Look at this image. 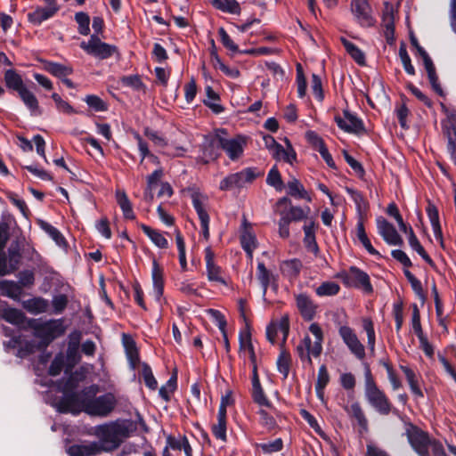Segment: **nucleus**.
I'll list each match as a JSON object with an SVG mask.
<instances>
[{"label":"nucleus","instance_id":"nucleus-1","mask_svg":"<svg viewBox=\"0 0 456 456\" xmlns=\"http://www.w3.org/2000/svg\"><path fill=\"white\" fill-rule=\"evenodd\" d=\"M28 327L33 330V336L40 340L42 347L48 346L55 338L65 333L66 327L63 319L42 321L31 319Z\"/></svg>","mask_w":456,"mask_h":456},{"label":"nucleus","instance_id":"nucleus-2","mask_svg":"<svg viewBox=\"0 0 456 456\" xmlns=\"http://www.w3.org/2000/svg\"><path fill=\"white\" fill-rule=\"evenodd\" d=\"M309 331L314 336V342L306 335L296 347V352L303 362L312 365L311 356L319 357L322 352L323 332L321 326L314 322L309 326Z\"/></svg>","mask_w":456,"mask_h":456},{"label":"nucleus","instance_id":"nucleus-3","mask_svg":"<svg viewBox=\"0 0 456 456\" xmlns=\"http://www.w3.org/2000/svg\"><path fill=\"white\" fill-rule=\"evenodd\" d=\"M95 434L100 439L102 452H111L119 447L123 437L127 435V428L119 423L111 422L98 426Z\"/></svg>","mask_w":456,"mask_h":456},{"label":"nucleus","instance_id":"nucleus-4","mask_svg":"<svg viewBox=\"0 0 456 456\" xmlns=\"http://www.w3.org/2000/svg\"><path fill=\"white\" fill-rule=\"evenodd\" d=\"M364 395L370 405L379 414L388 415L390 413L392 404L386 394L376 385L369 369L365 372Z\"/></svg>","mask_w":456,"mask_h":456},{"label":"nucleus","instance_id":"nucleus-5","mask_svg":"<svg viewBox=\"0 0 456 456\" xmlns=\"http://www.w3.org/2000/svg\"><path fill=\"white\" fill-rule=\"evenodd\" d=\"M117 399L112 393H106L83 402L85 411L93 416L106 417L116 407Z\"/></svg>","mask_w":456,"mask_h":456},{"label":"nucleus","instance_id":"nucleus-6","mask_svg":"<svg viewBox=\"0 0 456 456\" xmlns=\"http://www.w3.org/2000/svg\"><path fill=\"white\" fill-rule=\"evenodd\" d=\"M226 135V130L220 129L219 146L232 161H236L243 156L247 138L241 134L233 137H227Z\"/></svg>","mask_w":456,"mask_h":456},{"label":"nucleus","instance_id":"nucleus-7","mask_svg":"<svg viewBox=\"0 0 456 456\" xmlns=\"http://www.w3.org/2000/svg\"><path fill=\"white\" fill-rule=\"evenodd\" d=\"M256 168L247 167L240 172L230 174L225 176L219 184L221 191H231L233 189L243 188L246 184L253 183L259 175Z\"/></svg>","mask_w":456,"mask_h":456},{"label":"nucleus","instance_id":"nucleus-8","mask_svg":"<svg viewBox=\"0 0 456 456\" xmlns=\"http://www.w3.org/2000/svg\"><path fill=\"white\" fill-rule=\"evenodd\" d=\"M442 110L446 118L442 121L444 134L447 137V151L452 162L456 165V110H449L441 103Z\"/></svg>","mask_w":456,"mask_h":456},{"label":"nucleus","instance_id":"nucleus-9","mask_svg":"<svg viewBox=\"0 0 456 456\" xmlns=\"http://www.w3.org/2000/svg\"><path fill=\"white\" fill-rule=\"evenodd\" d=\"M406 436L411 447L419 456H428L431 441L426 432L410 424L406 428Z\"/></svg>","mask_w":456,"mask_h":456},{"label":"nucleus","instance_id":"nucleus-10","mask_svg":"<svg viewBox=\"0 0 456 456\" xmlns=\"http://www.w3.org/2000/svg\"><path fill=\"white\" fill-rule=\"evenodd\" d=\"M80 47L88 54L100 59L110 57L117 50L116 46L102 42L101 39L95 36H92L87 42H81Z\"/></svg>","mask_w":456,"mask_h":456},{"label":"nucleus","instance_id":"nucleus-11","mask_svg":"<svg viewBox=\"0 0 456 456\" xmlns=\"http://www.w3.org/2000/svg\"><path fill=\"white\" fill-rule=\"evenodd\" d=\"M338 334L350 352L354 354L356 358L362 360L365 357L364 346L361 343L352 328L346 325L340 326L338 329Z\"/></svg>","mask_w":456,"mask_h":456},{"label":"nucleus","instance_id":"nucleus-12","mask_svg":"<svg viewBox=\"0 0 456 456\" xmlns=\"http://www.w3.org/2000/svg\"><path fill=\"white\" fill-rule=\"evenodd\" d=\"M21 255L18 244H12L8 248V256L0 253V275L4 276L18 269Z\"/></svg>","mask_w":456,"mask_h":456},{"label":"nucleus","instance_id":"nucleus-13","mask_svg":"<svg viewBox=\"0 0 456 456\" xmlns=\"http://www.w3.org/2000/svg\"><path fill=\"white\" fill-rule=\"evenodd\" d=\"M344 117L336 116L334 118L338 126L345 132L352 134H360L364 131V126L356 115L350 112L348 110H344Z\"/></svg>","mask_w":456,"mask_h":456},{"label":"nucleus","instance_id":"nucleus-14","mask_svg":"<svg viewBox=\"0 0 456 456\" xmlns=\"http://www.w3.org/2000/svg\"><path fill=\"white\" fill-rule=\"evenodd\" d=\"M377 228L379 234L383 238V240L388 244L392 246H402L403 240L400 234L397 232L395 226L387 222L383 217L377 218Z\"/></svg>","mask_w":456,"mask_h":456},{"label":"nucleus","instance_id":"nucleus-15","mask_svg":"<svg viewBox=\"0 0 456 456\" xmlns=\"http://www.w3.org/2000/svg\"><path fill=\"white\" fill-rule=\"evenodd\" d=\"M416 49L423 60V65L428 73V77L429 83L432 86V89L437 94L443 96L444 91L439 83L438 76L436 75V67H435L431 58L429 57L428 53L425 51V49L422 46L417 45Z\"/></svg>","mask_w":456,"mask_h":456},{"label":"nucleus","instance_id":"nucleus-16","mask_svg":"<svg viewBox=\"0 0 456 456\" xmlns=\"http://www.w3.org/2000/svg\"><path fill=\"white\" fill-rule=\"evenodd\" d=\"M346 282L355 288L362 289L367 294H370L373 291L368 273L356 266L350 267L346 276Z\"/></svg>","mask_w":456,"mask_h":456},{"label":"nucleus","instance_id":"nucleus-17","mask_svg":"<svg viewBox=\"0 0 456 456\" xmlns=\"http://www.w3.org/2000/svg\"><path fill=\"white\" fill-rule=\"evenodd\" d=\"M297 308L305 321H312L317 313L318 305L306 293L295 296Z\"/></svg>","mask_w":456,"mask_h":456},{"label":"nucleus","instance_id":"nucleus-18","mask_svg":"<svg viewBox=\"0 0 456 456\" xmlns=\"http://www.w3.org/2000/svg\"><path fill=\"white\" fill-rule=\"evenodd\" d=\"M351 10L361 25H372L371 7L368 0H352Z\"/></svg>","mask_w":456,"mask_h":456},{"label":"nucleus","instance_id":"nucleus-19","mask_svg":"<svg viewBox=\"0 0 456 456\" xmlns=\"http://www.w3.org/2000/svg\"><path fill=\"white\" fill-rule=\"evenodd\" d=\"M219 137L220 129H217L215 135L206 139L202 148V154L200 156V159L204 163L215 160L220 155L219 149L221 148L218 142Z\"/></svg>","mask_w":456,"mask_h":456},{"label":"nucleus","instance_id":"nucleus-20","mask_svg":"<svg viewBox=\"0 0 456 456\" xmlns=\"http://www.w3.org/2000/svg\"><path fill=\"white\" fill-rule=\"evenodd\" d=\"M205 261L208 279L210 281H216L221 284H226L221 275V267L215 263V254L210 247L205 248Z\"/></svg>","mask_w":456,"mask_h":456},{"label":"nucleus","instance_id":"nucleus-21","mask_svg":"<svg viewBox=\"0 0 456 456\" xmlns=\"http://www.w3.org/2000/svg\"><path fill=\"white\" fill-rule=\"evenodd\" d=\"M239 343L240 356L245 357L248 354L251 365H256V355L251 340V333L248 329L240 331Z\"/></svg>","mask_w":456,"mask_h":456},{"label":"nucleus","instance_id":"nucleus-22","mask_svg":"<svg viewBox=\"0 0 456 456\" xmlns=\"http://www.w3.org/2000/svg\"><path fill=\"white\" fill-rule=\"evenodd\" d=\"M188 192L199 219L209 217L206 209V206L208 202V196L205 193H202L196 188H189Z\"/></svg>","mask_w":456,"mask_h":456},{"label":"nucleus","instance_id":"nucleus-23","mask_svg":"<svg viewBox=\"0 0 456 456\" xmlns=\"http://www.w3.org/2000/svg\"><path fill=\"white\" fill-rule=\"evenodd\" d=\"M67 452L69 456H95L102 452V446L95 442L73 444Z\"/></svg>","mask_w":456,"mask_h":456},{"label":"nucleus","instance_id":"nucleus-24","mask_svg":"<svg viewBox=\"0 0 456 456\" xmlns=\"http://www.w3.org/2000/svg\"><path fill=\"white\" fill-rule=\"evenodd\" d=\"M0 318L13 325H20L24 322L26 316L19 309L10 307L4 301H0Z\"/></svg>","mask_w":456,"mask_h":456},{"label":"nucleus","instance_id":"nucleus-25","mask_svg":"<svg viewBox=\"0 0 456 456\" xmlns=\"http://www.w3.org/2000/svg\"><path fill=\"white\" fill-rule=\"evenodd\" d=\"M400 3L384 2L381 11V24L384 28H395Z\"/></svg>","mask_w":456,"mask_h":456},{"label":"nucleus","instance_id":"nucleus-26","mask_svg":"<svg viewBox=\"0 0 456 456\" xmlns=\"http://www.w3.org/2000/svg\"><path fill=\"white\" fill-rule=\"evenodd\" d=\"M21 305L27 312L35 315L46 313L50 306L49 301L42 297L23 300Z\"/></svg>","mask_w":456,"mask_h":456},{"label":"nucleus","instance_id":"nucleus-27","mask_svg":"<svg viewBox=\"0 0 456 456\" xmlns=\"http://www.w3.org/2000/svg\"><path fill=\"white\" fill-rule=\"evenodd\" d=\"M18 94L32 116L42 114L37 98L27 86L19 91Z\"/></svg>","mask_w":456,"mask_h":456},{"label":"nucleus","instance_id":"nucleus-28","mask_svg":"<svg viewBox=\"0 0 456 456\" xmlns=\"http://www.w3.org/2000/svg\"><path fill=\"white\" fill-rule=\"evenodd\" d=\"M303 230L305 232L304 243L307 250L317 255L319 252V247L315 239V223L314 220L310 219L305 223L303 226Z\"/></svg>","mask_w":456,"mask_h":456},{"label":"nucleus","instance_id":"nucleus-29","mask_svg":"<svg viewBox=\"0 0 456 456\" xmlns=\"http://www.w3.org/2000/svg\"><path fill=\"white\" fill-rule=\"evenodd\" d=\"M240 244L242 248H247L250 250L251 248H256L257 241L256 235L252 230L251 224L244 218L241 225Z\"/></svg>","mask_w":456,"mask_h":456},{"label":"nucleus","instance_id":"nucleus-30","mask_svg":"<svg viewBox=\"0 0 456 456\" xmlns=\"http://www.w3.org/2000/svg\"><path fill=\"white\" fill-rule=\"evenodd\" d=\"M153 294L159 300L164 291L163 270L156 260L152 263Z\"/></svg>","mask_w":456,"mask_h":456},{"label":"nucleus","instance_id":"nucleus-31","mask_svg":"<svg viewBox=\"0 0 456 456\" xmlns=\"http://www.w3.org/2000/svg\"><path fill=\"white\" fill-rule=\"evenodd\" d=\"M426 211L429 218L435 238L443 243V232L439 222L437 208L433 203L428 202Z\"/></svg>","mask_w":456,"mask_h":456},{"label":"nucleus","instance_id":"nucleus-32","mask_svg":"<svg viewBox=\"0 0 456 456\" xmlns=\"http://www.w3.org/2000/svg\"><path fill=\"white\" fill-rule=\"evenodd\" d=\"M43 63L45 71L59 78H63L73 73V68L70 65L49 61H43Z\"/></svg>","mask_w":456,"mask_h":456},{"label":"nucleus","instance_id":"nucleus-33","mask_svg":"<svg viewBox=\"0 0 456 456\" xmlns=\"http://www.w3.org/2000/svg\"><path fill=\"white\" fill-rule=\"evenodd\" d=\"M0 291L3 296L14 300H20L23 289L14 281L4 280L0 281Z\"/></svg>","mask_w":456,"mask_h":456},{"label":"nucleus","instance_id":"nucleus-34","mask_svg":"<svg viewBox=\"0 0 456 456\" xmlns=\"http://www.w3.org/2000/svg\"><path fill=\"white\" fill-rule=\"evenodd\" d=\"M57 12V8L38 7L28 14L29 21L34 26L40 25L43 21L52 18Z\"/></svg>","mask_w":456,"mask_h":456},{"label":"nucleus","instance_id":"nucleus-35","mask_svg":"<svg viewBox=\"0 0 456 456\" xmlns=\"http://www.w3.org/2000/svg\"><path fill=\"white\" fill-rule=\"evenodd\" d=\"M344 410L350 417L355 419L362 430L366 431L368 429V419L358 402L353 403L350 406H344Z\"/></svg>","mask_w":456,"mask_h":456},{"label":"nucleus","instance_id":"nucleus-36","mask_svg":"<svg viewBox=\"0 0 456 456\" xmlns=\"http://www.w3.org/2000/svg\"><path fill=\"white\" fill-rule=\"evenodd\" d=\"M288 194L296 199H304L311 201L312 199L308 192L305 191L304 185L295 177H292L287 183Z\"/></svg>","mask_w":456,"mask_h":456},{"label":"nucleus","instance_id":"nucleus-37","mask_svg":"<svg viewBox=\"0 0 456 456\" xmlns=\"http://www.w3.org/2000/svg\"><path fill=\"white\" fill-rule=\"evenodd\" d=\"M4 83L8 89L16 91L17 93L26 86L21 76L12 69L5 70Z\"/></svg>","mask_w":456,"mask_h":456},{"label":"nucleus","instance_id":"nucleus-38","mask_svg":"<svg viewBox=\"0 0 456 456\" xmlns=\"http://www.w3.org/2000/svg\"><path fill=\"white\" fill-rule=\"evenodd\" d=\"M340 41L343 44L346 53L357 64L362 66L365 64V54L362 50H360L353 42L344 37H340Z\"/></svg>","mask_w":456,"mask_h":456},{"label":"nucleus","instance_id":"nucleus-39","mask_svg":"<svg viewBox=\"0 0 456 456\" xmlns=\"http://www.w3.org/2000/svg\"><path fill=\"white\" fill-rule=\"evenodd\" d=\"M302 262L297 258L283 261L281 264V271L283 275L293 279L298 276L302 269Z\"/></svg>","mask_w":456,"mask_h":456},{"label":"nucleus","instance_id":"nucleus-40","mask_svg":"<svg viewBox=\"0 0 456 456\" xmlns=\"http://www.w3.org/2000/svg\"><path fill=\"white\" fill-rule=\"evenodd\" d=\"M209 3L217 10L231 14H239L240 12V4L236 0H208Z\"/></svg>","mask_w":456,"mask_h":456},{"label":"nucleus","instance_id":"nucleus-41","mask_svg":"<svg viewBox=\"0 0 456 456\" xmlns=\"http://www.w3.org/2000/svg\"><path fill=\"white\" fill-rule=\"evenodd\" d=\"M141 229L150 238V240L159 248H167L168 242L164 235L158 230L152 229L151 227L142 224Z\"/></svg>","mask_w":456,"mask_h":456},{"label":"nucleus","instance_id":"nucleus-42","mask_svg":"<svg viewBox=\"0 0 456 456\" xmlns=\"http://www.w3.org/2000/svg\"><path fill=\"white\" fill-rule=\"evenodd\" d=\"M116 199L117 202L122 209L124 217L126 219L133 220L135 216L132 208V204L126 195V193L123 191H116Z\"/></svg>","mask_w":456,"mask_h":456},{"label":"nucleus","instance_id":"nucleus-43","mask_svg":"<svg viewBox=\"0 0 456 456\" xmlns=\"http://www.w3.org/2000/svg\"><path fill=\"white\" fill-rule=\"evenodd\" d=\"M256 278L263 289V297H265L267 289L273 279V273L265 267L263 262H258L256 268Z\"/></svg>","mask_w":456,"mask_h":456},{"label":"nucleus","instance_id":"nucleus-44","mask_svg":"<svg viewBox=\"0 0 456 456\" xmlns=\"http://www.w3.org/2000/svg\"><path fill=\"white\" fill-rule=\"evenodd\" d=\"M408 241L411 248L415 250L428 265H433L434 262L431 257L428 255L417 236L415 235L411 227L409 228Z\"/></svg>","mask_w":456,"mask_h":456},{"label":"nucleus","instance_id":"nucleus-45","mask_svg":"<svg viewBox=\"0 0 456 456\" xmlns=\"http://www.w3.org/2000/svg\"><path fill=\"white\" fill-rule=\"evenodd\" d=\"M290 363V354L287 350L281 349L279 354L276 364L279 372L282 374L284 379H286L289 376Z\"/></svg>","mask_w":456,"mask_h":456},{"label":"nucleus","instance_id":"nucleus-46","mask_svg":"<svg viewBox=\"0 0 456 456\" xmlns=\"http://www.w3.org/2000/svg\"><path fill=\"white\" fill-rule=\"evenodd\" d=\"M401 370L406 377L411 393L418 398L423 397V393L418 384L414 371L407 366H401Z\"/></svg>","mask_w":456,"mask_h":456},{"label":"nucleus","instance_id":"nucleus-47","mask_svg":"<svg viewBox=\"0 0 456 456\" xmlns=\"http://www.w3.org/2000/svg\"><path fill=\"white\" fill-rule=\"evenodd\" d=\"M330 381V375L325 365H322L318 370L317 381L315 383L316 394L322 397L323 391Z\"/></svg>","mask_w":456,"mask_h":456},{"label":"nucleus","instance_id":"nucleus-48","mask_svg":"<svg viewBox=\"0 0 456 456\" xmlns=\"http://www.w3.org/2000/svg\"><path fill=\"white\" fill-rule=\"evenodd\" d=\"M339 289L340 287L337 282L325 281L315 289V293L319 297H331L337 295Z\"/></svg>","mask_w":456,"mask_h":456},{"label":"nucleus","instance_id":"nucleus-49","mask_svg":"<svg viewBox=\"0 0 456 456\" xmlns=\"http://www.w3.org/2000/svg\"><path fill=\"white\" fill-rule=\"evenodd\" d=\"M77 387V381L74 379L72 376H69L67 380H61L58 383V389L61 391L65 395L64 400L67 403H69L75 396L76 394L69 395V392L75 389Z\"/></svg>","mask_w":456,"mask_h":456},{"label":"nucleus","instance_id":"nucleus-50","mask_svg":"<svg viewBox=\"0 0 456 456\" xmlns=\"http://www.w3.org/2000/svg\"><path fill=\"white\" fill-rule=\"evenodd\" d=\"M39 224L42 230H44L57 245L62 246L65 244V239L58 229L45 221H40Z\"/></svg>","mask_w":456,"mask_h":456},{"label":"nucleus","instance_id":"nucleus-51","mask_svg":"<svg viewBox=\"0 0 456 456\" xmlns=\"http://www.w3.org/2000/svg\"><path fill=\"white\" fill-rule=\"evenodd\" d=\"M310 213V208L305 207L303 208L297 206H290L289 212L287 213L292 222H298L302 220H305L307 222L309 219L307 218Z\"/></svg>","mask_w":456,"mask_h":456},{"label":"nucleus","instance_id":"nucleus-52","mask_svg":"<svg viewBox=\"0 0 456 456\" xmlns=\"http://www.w3.org/2000/svg\"><path fill=\"white\" fill-rule=\"evenodd\" d=\"M346 191L350 195L359 212L365 211L368 208V202L360 191L349 187H346Z\"/></svg>","mask_w":456,"mask_h":456},{"label":"nucleus","instance_id":"nucleus-53","mask_svg":"<svg viewBox=\"0 0 456 456\" xmlns=\"http://www.w3.org/2000/svg\"><path fill=\"white\" fill-rule=\"evenodd\" d=\"M268 185L273 186L277 191H281L283 189V182L280 172L276 167H273L268 173L266 177Z\"/></svg>","mask_w":456,"mask_h":456},{"label":"nucleus","instance_id":"nucleus-54","mask_svg":"<svg viewBox=\"0 0 456 456\" xmlns=\"http://www.w3.org/2000/svg\"><path fill=\"white\" fill-rule=\"evenodd\" d=\"M85 102L94 111L102 112L106 111L108 110V104L97 95H86L85 98Z\"/></svg>","mask_w":456,"mask_h":456},{"label":"nucleus","instance_id":"nucleus-55","mask_svg":"<svg viewBox=\"0 0 456 456\" xmlns=\"http://www.w3.org/2000/svg\"><path fill=\"white\" fill-rule=\"evenodd\" d=\"M362 327L367 334L368 346L370 350L373 352L375 349L376 336L372 321L369 318H364L362 320Z\"/></svg>","mask_w":456,"mask_h":456},{"label":"nucleus","instance_id":"nucleus-56","mask_svg":"<svg viewBox=\"0 0 456 456\" xmlns=\"http://www.w3.org/2000/svg\"><path fill=\"white\" fill-rule=\"evenodd\" d=\"M399 56H400L401 61L403 63V66L404 68V70L409 75L413 76L415 74V69H414L413 65L411 64V58L407 53L406 46L403 43L401 44V45H400Z\"/></svg>","mask_w":456,"mask_h":456},{"label":"nucleus","instance_id":"nucleus-57","mask_svg":"<svg viewBox=\"0 0 456 456\" xmlns=\"http://www.w3.org/2000/svg\"><path fill=\"white\" fill-rule=\"evenodd\" d=\"M142 376L145 385L151 390H155L158 387V382L153 376L151 368L147 363L142 364Z\"/></svg>","mask_w":456,"mask_h":456},{"label":"nucleus","instance_id":"nucleus-58","mask_svg":"<svg viewBox=\"0 0 456 456\" xmlns=\"http://www.w3.org/2000/svg\"><path fill=\"white\" fill-rule=\"evenodd\" d=\"M64 365H65V356L62 353H59L58 354L55 355V357L53 358V360L49 367V370H48L49 374L51 376L59 375L61 372V370H63Z\"/></svg>","mask_w":456,"mask_h":456},{"label":"nucleus","instance_id":"nucleus-59","mask_svg":"<svg viewBox=\"0 0 456 456\" xmlns=\"http://www.w3.org/2000/svg\"><path fill=\"white\" fill-rule=\"evenodd\" d=\"M69 303L68 297L64 294H59L53 296L52 299V305L53 308V313L55 314H61L64 312Z\"/></svg>","mask_w":456,"mask_h":456},{"label":"nucleus","instance_id":"nucleus-60","mask_svg":"<svg viewBox=\"0 0 456 456\" xmlns=\"http://www.w3.org/2000/svg\"><path fill=\"white\" fill-rule=\"evenodd\" d=\"M123 86L131 87L134 90H141L144 88V85L139 75L124 76L120 78Z\"/></svg>","mask_w":456,"mask_h":456},{"label":"nucleus","instance_id":"nucleus-61","mask_svg":"<svg viewBox=\"0 0 456 456\" xmlns=\"http://www.w3.org/2000/svg\"><path fill=\"white\" fill-rule=\"evenodd\" d=\"M252 398L253 401L260 406L270 407L271 403L266 397L262 386L252 387Z\"/></svg>","mask_w":456,"mask_h":456},{"label":"nucleus","instance_id":"nucleus-62","mask_svg":"<svg viewBox=\"0 0 456 456\" xmlns=\"http://www.w3.org/2000/svg\"><path fill=\"white\" fill-rule=\"evenodd\" d=\"M259 447L265 453H273L282 449L283 442L281 438H277L272 442L260 444Z\"/></svg>","mask_w":456,"mask_h":456},{"label":"nucleus","instance_id":"nucleus-63","mask_svg":"<svg viewBox=\"0 0 456 456\" xmlns=\"http://www.w3.org/2000/svg\"><path fill=\"white\" fill-rule=\"evenodd\" d=\"M52 99L54 101L56 108L59 111L64 112L67 114H70L74 112L73 107L66 101L62 100L61 97L56 94L53 93L52 94Z\"/></svg>","mask_w":456,"mask_h":456},{"label":"nucleus","instance_id":"nucleus-64","mask_svg":"<svg viewBox=\"0 0 456 456\" xmlns=\"http://www.w3.org/2000/svg\"><path fill=\"white\" fill-rule=\"evenodd\" d=\"M212 433L216 439L225 442L227 437L226 420H217V423L212 426Z\"/></svg>","mask_w":456,"mask_h":456}]
</instances>
